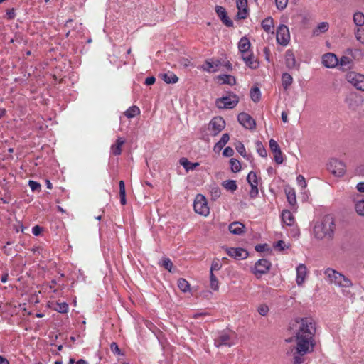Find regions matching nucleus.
<instances>
[{
    "instance_id": "nucleus-40",
    "label": "nucleus",
    "mask_w": 364,
    "mask_h": 364,
    "mask_svg": "<svg viewBox=\"0 0 364 364\" xmlns=\"http://www.w3.org/2000/svg\"><path fill=\"white\" fill-rule=\"evenodd\" d=\"M352 60L347 56H343L340 60V65L343 67L344 69L350 68Z\"/></svg>"
},
{
    "instance_id": "nucleus-2",
    "label": "nucleus",
    "mask_w": 364,
    "mask_h": 364,
    "mask_svg": "<svg viewBox=\"0 0 364 364\" xmlns=\"http://www.w3.org/2000/svg\"><path fill=\"white\" fill-rule=\"evenodd\" d=\"M336 223L333 217L326 215L314 223L312 234L318 240H332L334 237Z\"/></svg>"
},
{
    "instance_id": "nucleus-54",
    "label": "nucleus",
    "mask_w": 364,
    "mask_h": 364,
    "mask_svg": "<svg viewBox=\"0 0 364 364\" xmlns=\"http://www.w3.org/2000/svg\"><path fill=\"white\" fill-rule=\"evenodd\" d=\"M110 348H111V350L114 353V354H117V355H119L120 354V349L118 346V345L113 342L111 343L110 345Z\"/></svg>"
},
{
    "instance_id": "nucleus-21",
    "label": "nucleus",
    "mask_w": 364,
    "mask_h": 364,
    "mask_svg": "<svg viewBox=\"0 0 364 364\" xmlns=\"http://www.w3.org/2000/svg\"><path fill=\"white\" fill-rule=\"evenodd\" d=\"M124 143L125 140L122 137H119L117 139L115 144H113L111 146V151L112 154H114V156L120 155L122 153V146L124 144Z\"/></svg>"
},
{
    "instance_id": "nucleus-38",
    "label": "nucleus",
    "mask_w": 364,
    "mask_h": 364,
    "mask_svg": "<svg viewBox=\"0 0 364 364\" xmlns=\"http://www.w3.org/2000/svg\"><path fill=\"white\" fill-rule=\"evenodd\" d=\"M222 268V264L219 259L215 258L211 264L210 267V272H214L215 271H219Z\"/></svg>"
},
{
    "instance_id": "nucleus-12",
    "label": "nucleus",
    "mask_w": 364,
    "mask_h": 364,
    "mask_svg": "<svg viewBox=\"0 0 364 364\" xmlns=\"http://www.w3.org/2000/svg\"><path fill=\"white\" fill-rule=\"evenodd\" d=\"M225 127V122L221 117H214L209 123L208 129L213 135L220 133Z\"/></svg>"
},
{
    "instance_id": "nucleus-63",
    "label": "nucleus",
    "mask_w": 364,
    "mask_h": 364,
    "mask_svg": "<svg viewBox=\"0 0 364 364\" xmlns=\"http://www.w3.org/2000/svg\"><path fill=\"white\" fill-rule=\"evenodd\" d=\"M156 81V79L154 77L151 76V77H149L146 79L145 80V84L146 85H153Z\"/></svg>"
},
{
    "instance_id": "nucleus-27",
    "label": "nucleus",
    "mask_w": 364,
    "mask_h": 364,
    "mask_svg": "<svg viewBox=\"0 0 364 364\" xmlns=\"http://www.w3.org/2000/svg\"><path fill=\"white\" fill-rule=\"evenodd\" d=\"M161 78L167 84L176 83L178 80V77L173 73L161 74Z\"/></svg>"
},
{
    "instance_id": "nucleus-13",
    "label": "nucleus",
    "mask_w": 364,
    "mask_h": 364,
    "mask_svg": "<svg viewBox=\"0 0 364 364\" xmlns=\"http://www.w3.org/2000/svg\"><path fill=\"white\" fill-rule=\"evenodd\" d=\"M237 120L246 129H254L256 127L255 119L247 113H240L237 116Z\"/></svg>"
},
{
    "instance_id": "nucleus-61",
    "label": "nucleus",
    "mask_w": 364,
    "mask_h": 364,
    "mask_svg": "<svg viewBox=\"0 0 364 364\" xmlns=\"http://www.w3.org/2000/svg\"><path fill=\"white\" fill-rule=\"evenodd\" d=\"M355 173H356L358 175L364 176V165L358 166L355 168Z\"/></svg>"
},
{
    "instance_id": "nucleus-37",
    "label": "nucleus",
    "mask_w": 364,
    "mask_h": 364,
    "mask_svg": "<svg viewBox=\"0 0 364 364\" xmlns=\"http://www.w3.org/2000/svg\"><path fill=\"white\" fill-rule=\"evenodd\" d=\"M231 165V170L234 173H237L241 169V165L238 160L235 159H231L230 161Z\"/></svg>"
},
{
    "instance_id": "nucleus-14",
    "label": "nucleus",
    "mask_w": 364,
    "mask_h": 364,
    "mask_svg": "<svg viewBox=\"0 0 364 364\" xmlns=\"http://www.w3.org/2000/svg\"><path fill=\"white\" fill-rule=\"evenodd\" d=\"M247 181L251 186L250 196L254 198L258 195V180L256 173L253 171H250L247 175Z\"/></svg>"
},
{
    "instance_id": "nucleus-9",
    "label": "nucleus",
    "mask_w": 364,
    "mask_h": 364,
    "mask_svg": "<svg viewBox=\"0 0 364 364\" xmlns=\"http://www.w3.org/2000/svg\"><path fill=\"white\" fill-rule=\"evenodd\" d=\"M347 80L358 90L364 91V75L355 73H350L346 75Z\"/></svg>"
},
{
    "instance_id": "nucleus-10",
    "label": "nucleus",
    "mask_w": 364,
    "mask_h": 364,
    "mask_svg": "<svg viewBox=\"0 0 364 364\" xmlns=\"http://www.w3.org/2000/svg\"><path fill=\"white\" fill-rule=\"evenodd\" d=\"M271 266V263L266 259H259L255 264L253 273L257 277L266 274Z\"/></svg>"
},
{
    "instance_id": "nucleus-42",
    "label": "nucleus",
    "mask_w": 364,
    "mask_h": 364,
    "mask_svg": "<svg viewBox=\"0 0 364 364\" xmlns=\"http://www.w3.org/2000/svg\"><path fill=\"white\" fill-rule=\"evenodd\" d=\"M355 210L358 215L364 216V200H360L355 204Z\"/></svg>"
},
{
    "instance_id": "nucleus-47",
    "label": "nucleus",
    "mask_w": 364,
    "mask_h": 364,
    "mask_svg": "<svg viewBox=\"0 0 364 364\" xmlns=\"http://www.w3.org/2000/svg\"><path fill=\"white\" fill-rule=\"evenodd\" d=\"M269 148L272 152L277 151V150H280V147L278 143L274 139L269 140Z\"/></svg>"
},
{
    "instance_id": "nucleus-41",
    "label": "nucleus",
    "mask_w": 364,
    "mask_h": 364,
    "mask_svg": "<svg viewBox=\"0 0 364 364\" xmlns=\"http://www.w3.org/2000/svg\"><path fill=\"white\" fill-rule=\"evenodd\" d=\"M54 309L60 313H66L68 310V305L65 303H57Z\"/></svg>"
},
{
    "instance_id": "nucleus-64",
    "label": "nucleus",
    "mask_w": 364,
    "mask_h": 364,
    "mask_svg": "<svg viewBox=\"0 0 364 364\" xmlns=\"http://www.w3.org/2000/svg\"><path fill=\"white\" fill-rule=\"evenodd\" d=\"M357 190L359 192L364 193V182H360L356 186Z\"/></svg>"
},
{
    "instance_id": "nucleus-56",
    "label": "nucleus",
    "mask_w": 364,
    "mask_h": 364,
    "mask_svg": "<svg viewBox=\"0 0 364 364\" xmlns=\"http://www.w3.org/2000/svg\"><path fill=\"white\" fill-rule=\"evenodd\" d=\"M229 139H230V136H229L228 134H223L220 140V144H221L222 146H225L228 143Z\"/></svg>"
},
{
    "instance_id": "nucleus-33",
    "label": "nucleus",
    "mask_w": 364,
    "mask_h": 364,
    "mask_svg": "<svg viewBox=\"0 0 364 364\" xmlns=\"http://www.w3.org/2000/svg\"><path fill=\"white\" fill-rule=\"evenodd\" d=\"M353 21L358 26L364 25V14L361 12H356L353 15Z\"/></svg>"
},
{
    "instance_id": "nucleus-8",
    "label": "nucleus",
    "mask_w": 364,
    "mask_h": 364,
    "mask_svg": "<svg viewBox=\"0 0 364 364\" xmlns=\"http://www.w3.org/2000/svg\"><path fill=\"white\" fill-rule=\"evenodd\" d=\"M328 169L334 176H342L345 173V165L342 161L333 159L328 164Z\"/></svg>"
},
{
    "instance_id": "nucleus-51",
    "label": "nucleus",
    "mask_w": 364,
    "mask_h": 364,
    "mask_svg": "<svg viewBox=\"0 0 364 364\" xmlns=\"http://www.w3.org/2000/svg\"><path fill=\"white\" fill-rule=\"evenodd\" d=\"M28 185L33 191L41 190V184L36 181H29Z\"/></svg>"
},
{
    "instance_id": "nucleus-19",
    "label": "nucleus",
    "mask_w": 364,
    "mask_h": 364,
    "mask_svg": "<svg viewBox=\"0 0 364 364\" xmlns=\"http://www.w3.org/2000/svg\"><path fill=\"white\" fill-rule=\"evenodd\" d=\"M220 65V60H217L213 61V60L208 59L205 61L201 68L208 73H214L218 70V68Z\"/></svg>"
},
{
    "instance_id": "nucleus-11",
    "label": "nucleus",
    "mask_w": 364,
    "mask_h": 364,
    "mask_svg": "<svg viewBox=\"0 0 364 364\" xmlns=\"http://www.w3.org/2000/svg\"><path fill=\"white\" fill-rule=\"evenodd\" d=\"M234 344L235 341L232 335L225 332L221 333L220 335L214 341V345L217 348H219L222 346L230 347Z\"/></svg>"
},
{
    "instance_id": "nucleus-39",
    "label": "nucleus",
    "mask_w": 364,
    "mask_h": 364,
    "mask_svg": "<svg viewBox=\"0 0 364 364\" xmlns=\"http://www.w3.org/2000/svg\"><path fill=\"white\" fill-rule=\"evenodd\" d=\"M256 149H257V153L262 157H266L267 156V151H266L264 146H263V144H262V142H260V141L256 142Z\"/></svg>"
},
{
    "instance_id": "nucleus-59",
    "label": "nucleus",
    "mask_w": 364,
    "mask_h": 364,
    "mask_svg": "<svg viewBox=\"0 0 364 364\" xmlns=\"http://www.w3.org/2000/svg\"><path fill=\"white\" fill-rule=\"evenodd\" d=\"M6 16L9 19H13L14 18L16 14L14 9H8L6 11Z\"/></svg>"
},
{
    "instance_id": "nucleus-31",
    "label": "nucleus",
    "mask_w": 364,
    "mask_h": 364,
    "mask_svg": "<svg viewBox=\"0 0 364 364\" xmlns=\"http://www.w3.org/2000/svg\"><path fill=\"white\" fill-rule=\"evenodd\" d=\"M223 186L232 192L235 191L237 188L236 181L234 180H227L222 183Z\"/></svg>"
},
{
    "instance_id": "nucleus-6",
    "label": "nucleus",
    "mask_w": 364,
    "mask_h": 364,
    "mask_svg": "<svg viewBox=\"0 0 364 364\" xmlns=\"http://www.w3.org/2000/svg\"><path fill=\"white\" fill-rule=\"evenodd\" d=\"M193 208L196 213L207 216L210 213V208L205 197L202 194H198L196 196L193 203Z\"/></svg>"
},
{
    "instance_id": "nucleus-52",
    "label": "nucleus",
    "mask_w": 364,
    "mask_h": 364,
    "mask_svg": "<svg viewBox=\"0 0 364 364\" xmlns=\"http://www.w3.org/2000/svg\"><path fill=\"white\" fill-rule=\"evenodd\" d=\"M269 311V308L267 305H260L258 308V313L262 316H266Z\"/></svg>"
},
{
    "instance_id": "nucleus-1",
    "label": "nucleus",
    "mask_w": 364,
    "mask_h": 364,
    "mask_svg": "<svg viewBox=\"0 0 364 364\" xmlns=\"http://www.w3.org/2000/svg\"><path fill=\"white\" fill-rule=\"evenodd\" d=\"M291 328L294 334L296 346L291 350L293 364H301L304 355L312 353L316 346V323L310 317L296 318Z\"/></svg>"
},
{
    "instance_id": "nucleus-50",
    "label": "nucleus",
    "mask_w": 364,
    "mask_h": 364,
    "mask_svg": "<svg viewBox=\"0 0 364 364\" xmlns=\"http://www.w3.org/2000/svg\"><path fill=\"white\" fill-rule=\"evenodd\" d=\"M358 41L364 44V28H358L356 33Z\"/></svg>"
},
{
    "instance_id": "nucleus-7",
    "label": "nucleus",
    "mask_w": 364,
    "mask_h": 364,
    "mask_svg": "<svg viewBox=\"0 0 364 364\" xmlns=\"http://www.w3.org/2000/svg\"><path fill=\"white\" fill-rule=\"evenodd\" d=\"M277 42L283 46H286L290 41V33L287 26L282 24L277 29Z\"/></svg>"
},
{
    "instance_id": "nucleus-34",
    "label": "nucleus",
    "mask_w": 364,
    "mask_h": 364,
    "mask_svg": "<svg viewBox=\"0 0 364 364\" xmlns=\"http://www.w3.org/2000/svg\"><path fill=\"white\" fill-rule=\"evenodd\" d=\"M178 287L183 292H187L190 290L189 283L183 278L178 280Z\"/></svg>"
},
{
    "instance_id": "nucleus-62",
    "label": "nucleus",
    "mask_w": 364,
    "mask_h": 364,
    "mask_svg": "<svg viewBox=\"0 0 364 364\" xmlns=\"http://www.w3.org/2000/svg\"><path fill=\"white\" fill-rule=\"evenodd\" d=\"M119 194L126 193L124 182L123 181H120L119 183Z\"/></svg>"
},
{
    "instance_id": "nucleus-58",
    "label": "nucleus",
    "mask_w": 364,
    "mask_h": 364,
    "mask_svg": "<svg viewBox=\"0 0 364 364\" xmlns=\"http://www.w3.org/2000/svg\"><path fill=\"white\" fill-rule=\"evenodd\" d=\"M211 195L213 198H217L220 196V191L218 188H213L211 191Z\"/></svg>"
},
{
    "instance_id": "nucleus-17",
    "label": "nucleus",
    "mask_w": 364,
    "mask_h": 364,
    "mask_svg": "<svg viewBox=\"0 0 364 364\" xmlns=\"http://www.w3.org/2000/svg\"><path fill=\"white\" fill-rule=\"evenodd\" d=\"M307 275V268L305 264H300L296 267V284L299 286H302L305 282L306 277Z\"/></svg>"
},
{
    "instance_id": "nucleus-3",
    "label": "nucleus",
    "mask_w": 364,
    "mask_h": 364,
    "mask_svg": "<svg viewBox=\"0 0 364 364\" xmlns=\"http://www.w3.org/2000/svg\"><path fill=\"white\" fill-rule=\"evenodd\" d=\"M251 43L247 37H242L238 43V49L245 64L250 68L255 69L258 63L250 50Z\"/></svg>"
},
{
    "instance_id": "nucleus-35",
    "label": "nucleus",
    "mask_w": 364,
    "mask_h": 364,
    "mask_svg": "<svg viewBox=\"0 0 364 364\" xmlns=\"http://www.w3.org/2000/svg\"><path fill=\"white\" fill-rule=\"evenodd\" d=\"M250 97L255 102H259L261 97L259 89L257 87L252 88L250 90Z\"/></svg>"
},
{
    "instance_id": "nucleus-45",
    "label": "nucleus",
    "mask_w": 364,
    "mask_h": 364,
    "mask_svg": "<svg viewBox=\"0 0 364 364\" xmlns=\"http://www.w3.org/2000/svg\"><path fill=\"white\" fill-rule=\"evenodd\" d=\"M162 266L166 269H167L169 272H172V268L173 267V264L169 259H168V258L164 259L162 262Z\"/></svg>"
},
{
    "instance_id": "nucleus-28",
    "label": "nucleus",
    "mask_w": 364,
    "mask_h": 364,
    "mask_svg": "<svg viewBox=\"0 0 364 364\" xmlns=\"http://www.w3.org/2000/svg\"><path fill=\"white\" fill-rule=\"evenodd\" d=\"M293 78L290 74L284 73L282 75V83L284 90H287L289 87L292 84Z\"/></svg>"
},
{
    "instance_id": "nucleus-20",
    "label": "nucleus",
    "mask_w": 364,
    "mask_h": 364,
    "mask_svg": "<svg viewBox=\"0 0 364 364\" xmlns=\"http://www.w3.org/2000/svg\"><path fill=\"white\" fill-rule=\"evenodd\" d=\"M230 232L234 235H241L244 232L245 225L240 222H232L229 225Z\"/></svg>"
},
{
    "instance_id": "nucleus-29",
    "label": "nucleus",
    "mask_w": 364,
    "mask_h": 364,
    "mask_svg": "<svg viewBox=\"0 0 364 364\" xmlns=\"http://www.w3.org/2000/svg\"><path fill=\"white\" fill-rule=\"evenodd\" d=\"M140 114V109L137 106L130 107L125 112L124 115L127 118H133Z\"/></svg>"
},
{
    "instance_id": "nucleus-18",
    "label": "nucleus",
    "mask_w": 364,
    "mask_h": 364,
    "mask_svg": "<svg viewBox=\"0 0 364 364\" xmlns=\"http://www.w3.org/2000/svg\"><path fill=\"white\" fill-rule=\"evenodd\" d=\"M215 12L218 14V17L221 19L223 23L228 27L233 26L232 21L228 18L227 16V12L224 7L220 6H217L215 7Z\"/></svg>"
},
{
    "instance_id": "nucleus-32",
    "label": "nucleus",
    "mask_w": 364,
    "mask_h": 364,
    "mask_svg": "<svg viewBox=\"0 0 364 364\" xmlns=\"http://www.w3.org/2000/svg\"><path fill=\"white\" fill-rule=\"evenodd\" d=\"M210 287L214 291L219 289V282L213 272H210Z\"/></svg>"
},
{
    "instance_id": "nucleus-25",
    "label": "nucleus",
    "mask_w": 364,
    "mask_h": 364,
    "mask_svg": "<svg viewBox=\"0 0 364 364\" xmlns=\"http://www.w3.org/2000/svg\"><path fill=\"white\" fill-rule=\"evenodd\" d=\"M180 164L184 167V168L186 170V171H193L194 170L197 166H199V163H192L190 162L186 158H181L179 161Z\"/></svg>"
},
{
    "instance_id": "nucleus-44",
    "label": "nucleus",
    "mask_w": 364,
    "mask_h": 364,
    "mask_svg": "<svg viewBox=\"0 0 364 364\" xmlns=\"http://www.w3.org/2000/svg\"><path fill=\"white\" fill-rule=\"evenodd\" d=\"M236 150L243 156H246V151L243 144L240 141H237L235 144Z\"/></svg>"
},
{
    "instance_id": "nucleus-46",
    "label": "nucleus",
    "mask_w": 364,
    "mask_h": 364,
    "mask_svg": "<svg viewBox=\"0 0 364 364\" xmlns=\"http://www.w3.org/2000/svg\"><path fill=\"white\" fill-rule=\"evenodd\" d=\"M277 8L279 10L284 9L288 4V0H275Z\"/></svg>"
},
{
    "instance_id": "nucleus-4",
    "label": "nucleus",
    "mask_w": 364,
    "mask_h": 364,
    "mask_svg": "<svg viewBox=\"0 0 364 364\" xmlns=\"http://www.w3.org/2000/svg\"><path fill=\"white\" fill-rule=\"evenodd\" d=\"M324 274L328 282L336 287L350 288L353 286V282L350 279L333 269L327 268L324 271Z\"/></svg>"
},
{
    "instance_id": "nucleus-60",
    "label": "nucleus",
    "mask_w": 364,
    "mask_h": 364,
    "mask_svg": "<svg viewBox=\"0 0 364 364\" xmlns=\"http://www.w3.org/2000/svg\"><path fill=\"white\" fill-rule=\"evenodd\" d=\"M275 247H278L279 250H284L285 249V243L283 240H279L276 245H274Z\"/></svg>"
},
{
    "instance_id": "nucleus-23",
    "label": "nucleus",
    "mask_w": 364,
    "mask_h": 364,
    "mask_svg": "<svg viewBox=\"0 0 364 364\" xmlns=\"http://www.w3.org/2000/svg\"><path fill=\"white\" fill-rule=\"evenodd\" d=\"M285 64L288 69H292L296 65V60L293 53L287 50L285 54Z\"/></svg>"
},
{
    "instance_id": "nucleus-55",
    "label": "nucleus",
    "mask_w": 364,
    "mask_h": 364,
    "mask_svg": "<svg viewBox=\"0 0 364 364\" xmlns=\"http://www.w3.org/2000/svg\"><path fill=\"white\" fill-rule=\"evenodd\" d=\"M234 154V150L231 147H226L223 152V156L226 157L232 156Z\"/></svg>"
},
{
    "instance_id": "nucleus-16",
    "label": "nucleus",
    "mask_w": 364,
    "mask_h": 364,
    "mask_svg": "<svg viewBox=\"0 0 364 364\" xmlns=\"http://www.w3.org/2000/svg\"><path fill=\"white\" fill-rule=\"evenodd\" d=\"M322 63L326 68H334L338 63L336 55L333 53H326L322 57Z\"/></svg>"
},
{
    "instance_id": "nucleus-15",
    "label": "nucleus",
    "mask_w": 364,
    "mask_h": 364,
    "mask_svg": "<svg viewBox=\"0 0 364 364\" xmlns=\"http://www.w3.org/2000/svg\"><path fill=\"white\" fill-rule=\"evenodd\" d=\"M228 255L236 259H244L248 256V252L242 248H226Z\"/></svg>"
},
{
    "instance_id": "nucleus-30",
    "label": "nucleus",
    "mask_w": 364,
    "mask_h": 364,
    "mask_svg": "<svg viewBox=\"0 0 364 364\" xmlns=\"http://www.w3.org/2000/svg\"><path fill=\"white\" fill-rule=\"evenodd\" d=\"M218 78L222 80L223 84H228L230 85H233L236 83L235 78L230 75H221L218 76Z\"/></svg>"
},
{
    "instance_id": "nucleus-36",
    "label": "nucleus",
    "mask_w": 364,
    "mask_h": 364,
    "mask_svg": "<svg viewBox=\"0 0 364 364\" xmlns=\"http://www.w3.org/2000/svg\"><path fill=\"white\" fill-rule=\"evenodd\" d=\"M328 23L327 22L320 23L317 28L314 31V35H318L320 33H324L328 29Z\"/></svg>"
},
{
    "instance_id": "nucleus-22",
    "label": "nucleus",
    "mask_w": 364,
    "mask_h": 364,
    "mask_svg": "<svg viewBox=\"0 0 364 364\" xmlns=\"http://www.w3.org/2000/svg\"><path fill=\"white\" fill-rule=\"evenodd\" d=\"M282 220L287 225L291 226L294 223V217L293 214L287 210H284L282 213Z\"/></svg>"
},
{
    "instance_id": "nucleus-57",
    "label": "nucleus",
    "mask_w": 364,
    "mask_h": 364,
    "mask_svg": "<svg viewBox=\"0 0 364 364\" xmlns=\"http://www.w3.org/2000/svg\"><path fill=\"white\" fill-rule=\"evenodd\" d=\"M42 231V228H41L40 226L38 225H36L32 229V233L36 235V236H38L41 234Z\"/></svg>"
},
{
    "instance_id": "nucleus-24",
    "label": "nucleus",
    "mask_w": 364,
    "mask_h": 364,
    "mask_svg": "<svg viewBox=\"0 0 364 364\" xmlns=\"http://www.w3.org/2000/svg\"><path fill=\"white\" fill-rule=\"evenodd\" d=\"M262 28L267 33L273 32L274 28V20L272 17H267L262 21Z\"/></svg>"
},
{
    "instance_id": "nucleus-53",
    "label": "nucleus",
    "mask_w": 364,
    "mask_h": 364,
    "mask_svg": "<svg viewBox=\"0 0 364 364\" xmlns=\"http://www.w3.org/2000/svg\"><path fill=\"white\" fill-rule=\"evenodd\" d=\"M298 184L302 188H305L306 187V183L304 177L302 175H299L296 178Z\"/></svg>"
},
{
    "instance_id": "nucleus-48",
    "label": "nucleus",
    "mask_w": 364,
    "mask_h": 364,
    "mask_svg": "<svg viewBox=\"0 0 364 364\" xmlns=\"http://www.w3.org/2000/svg\"><path fill=\"white\" fill-rule=\"evenodd\" d=\"M236 4L238 10L247 9V0H236Z\"/></svg>"
},
{
    "instance_id": "nucleus-5",
    "label": "nucleus",
    "mask_w": 364,
    "mask_h": 364,
    "mask_svg": "<svg viewBox=\"0 0 364 364\" xmlns=\"http://www.w3.org/2000/svg\"><path fill=\"white\" fill-rule=\"evenodd\" d=\"M239 102V97L235 94L231 93L228 96L220 97L215 102L216 106L219 109H232Z\"/></svg>"
},
{
    "instance_id": "nucleus-49",
    "label": "nucleus",
    "mask_w": 364,
    "mask_h": 364,
    "mask_svg": "<svg viewBox=\"0 0 364 364\" xmlns=\"http://www.w3.org/2000/svg\"><path fill=\"white\" fill-rule=\"evenodd\" d=\"M248 10L247 9L238 10L237 14V19H245L247 17Z\"/></svg>"
},
{
    "instance_id": "nucleus-26",
    "label": "nucleus",
    "mask_w": 364,
    "mask_h": 364,
    "mask_svg": "<svg viewBox=\"0 0 364 364\" xmlns=\"http://www.w3.org/2000/svg\"><path fill=\"white\" fill-rule=\"evenodd\" d=\"M285 193L287 196V200L289 203L294 206L296 203V193L294 189L291 188H287L285 189Z\"/></svg>"
},
{
    "instance_id": "nucleus-43",
    "label": "nucleus",
    "mask_w": 364,
    "mask_h": 364,
    "mask_svg": "<svg viewBox=\"0 0 364 364\" xmlns=\"http://www.w3.org/2000/svg\"><path fill=\"white\" fill-rule=\"evenodd\" d=\"M272 153L274 154V159L275 162L278 164H281L284 161L281 149Z\"/></svg>"
}]
</instances>
